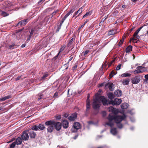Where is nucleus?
<instances>
[{
    "instance_id": "nucleus-17",
    "label": "nucleus",
    "mask_w": 148,
    "mask_h": 148,
    "mask_svg": "<svg viewBox=\"0 0 148 148\" xmlns=\"http://www.w3.org/2000/svg\"><path fill=\"white\" fill-rule=\"evenodd\" d=\"M116 33V31L115 30H112L109 31L108 33V34L109 36H110L112 35H114Z\"/></svg>"
},
{
    "instance_id": "nucleus-59",
    "label": "nucleus",
    "mask_w": 148,
    "mask_h": 148,
    "mask_svg": "<svg viewBox=\"0 0 148 148\" xmlns=\"http://www.w3.org/2000/svg\"><path fill=\"white\" fill-rule=\"evenodd\" d=\"M26 46V44H23V45H22L21 46V47H22V48H23V47H24Z\"/></svg>"
},
{
    "instance_id": "nucleus-43",
    "label": "nucleus",
    "mask_w": 148,
    "mask_h": 148,
    "mask_svg": "<svg viewBox=\"0 0 148 148\" xmlns=\"http://www.w3.org/2000/svg\"><path fill=\"white\" fill-rule=\"evenodd\" d=\"M131 40H133V42L134 43H137V39L134 38H132L131 39Z\"/></svg>"
},
{
    "instance_id": "nucleus-44",
    "label": "nucleus",
    "mask_w": 148,
    "mask_h": 148,
    "mask_svg": "<svg viewBox=\"0 0 148 148\" xmlns=\"http://www.w3.org/2000/svg\"><path fill=\"white\" fill-rule=\"evenodd\" d=\"M102 113L103 116V117L105 116L106 114V112L105 111H102Z\"/></svg>"
},
{
    "instance_id": "nucleus-36",
    "label": "nucleus",
    "mask_w": 148,
    "mask_h": 148,
    "mask_svg": "<svg viewBox=\"0 0 148 148\" xmlns=\"http://www.w3.org/2000/svg\"><path fill=\"white\" fill-rule=\"evenodd\" d=\"M142 73V71H141L139 70L138 69L135 70L134 72V73L135 74L139 73Z\"/></svg>"
},
{
    "instance_id": "nucleus-25",
    "label": "nucleus",
    "mask_w": 148,
    "mask_h": 148,
    "mask_svg": "<svg viewBox=\"0 0 148 148\" xmlns=\"http://www.w3.org/2000/svg\"><path fill=\"white\" fill-rule=\"evenodd\" d=\"M70 58L69 59L68 62L67 63L65 64L64 66H66V68H65V69H67L68 68L69 63V62L72 60V59L73 58V57H72V56H70Z\"/></svg>"
},
{
    "instance_id": "nucleus-57",
    "label": "nucleus",
    "mask_w": 148,
    "mask_h": 148,
    "mask_svg": "<svg viewBox=\"0 0 148 148\" xmlns=\"http://www.w3.org/2000/svg\"><path fill=\"white\" fill-rule=\"evenodd\" d=\"M89 97H90V95H89V94H88V95L87 99V101L90 100Z\"/></svg>"
},
{
    "instance_id": "nucleus-41",
    "label": "nucleus",
    "mask_w": 148,
    "mask_h": 148,
    "mask_svg": "<svg viewBox=\"0 0 148 148\" xmlns=\"http://www.w3.org/2000/svg\"><path fill=\"white\" fill-rule=\"evenodd\" d=\"M82 7L81 8H80L79 10L77 12L78 13H79V14H80L82 12Z\"/></svg>"
},
{
    "instance_id": "nucleus-4",
    "label": "nucleus",
    "mask_w": 148,
    "mask_h": 148,
    "mask_svg": "<svg viewBox=\"0 0 148 148\" xmlns=\"http://www.w3.org/2000/svg\"><path fill=\"white\" fill-rule=\"evenodd\" d=\"M45 128V127L44 125L42 124H39L38 125H34L32 127V129L35 131L38 130H43Z\"/></svg>"
},
{
    "instance_id": "nucleus-24",
    "label": "nucleus",
    "mask_w": 148,
    "mask_h": 148,
    "mask_svg": "<svg viewBox=\"0 0 148 148\" xmlns=\"http://www.w3.org/2000/svg\"><path fill=\"white\" fill-rule=\"evenodd\" d=\"M12 97L10 95H8L7 96H5L1 98V101H4L5 100L11 98Z\"/></svg>"
},
{
    "instance_id": "nucleus-8",
    "label": "nucleus",
    "mask_w": 148,
    "mask_h": 148,
    "mask_svg": "<svg viewBox=\"0 0 148 148\" xmlns=\"http://www.w3.org/2000/svg\"><path fill=\"white\" fill-rule=\"evenodd\" d=\"M28 19H25L20 21L16 25L15 27L21 26H25L27 23Z\"/></svg>"
},
{
    "instance_id": "nucleus-18",
    "label": "nucleus",
    "mask_w": 148,
    "mask_h": 148,
    "mask_svg": "<svg viewBox=\"0 0 148 148\" xmlns=\"http://www.w3.org/2000/svg\"><path fill=\"white\" fill-rule=\"evenodd\" d=\"M128 107V104L126 103H123L121 105V107L123 109H126Z\"/></svg>"
},
{
    "instance_id": "nucleus-47",
    "label": "nucleus",
    "mask_w": 148,
    "mask_h": 148,
    "mask_svg": "<svg viewBox=\"0 0 148 148\" xmlns=\"http://www.w3.org/2000/svg\"><path fill=\"white\" fill-rule=\"evenodd\" d=\"M108 17L107 16H106L105 17L103 18L101 20V21L103 22L105 20H106Z\"/></svg>"
},
{
    "instance_id": "nucleus-58",
    "label": "nucleus",
    "mask_w": 148,
    "mask_h": 148,
    "mask_svg": "<svg viewBox=\"0 0 148 148\" xmlns=\"http://www.w3.org/2000/svg\"><path fill=\"white\" fill-rule=\"evenodd\" d=\"M78 13L77 12H75L73 14V17H74L75 16H76Z\"/></svg>"
},
{
    "instance_id": "nucleus-35",
    "label": "nucleus",
    "mask_w": 148,
    "mask_h": 148,
    "mask_svg": "<svg viewBox=\"0 0 148 148\" xmlns=\"http://www.w3.org/2000/svg\"><path fill=\"white\" fill-rule=\"evenodd\" d=\"M53 9V8H47L45 10V12H49L51 11Z\"/></svg>"
},
{
    "instance_id": "nucleus-37",
    "label": "nucleus",
    "mask_w": 148,
    "mask_h": 148,
    "mask_svg": "<svg viewBox=\"0 0 148 148\" xmlns=\"http://www.w3.org/2000/svg\"><path fill=\"white\" fill-rule=\"evenodd\" d=\"M16 144L15 142H13L12 144H11L10 148H14V147L15 146Z\"/></svg>"
},
{
    "instance_id": "nucleus-50",
    "label": "nucleus",
    "mask_w": 148,
    "mask_h": 148,
    "mask_svg": "<svg viewBox=\"0 0 148 148\" xmlns=\"http://www.w3.org/2000/svg\"><path fill=\"white\" fill-rule=\"evenodd\" d=\"M47 76H48V75L47 74L44 75H43V77H42V79H44V78L47 77Z\"/></svg>"
},
{
    "instance_id": "nucleus-29",
    "label": "nucleus",
    "mask_w": 148,
    "mask_h": 148,
    "mask_svg": "<svg viewBox=\"0 0 148 148\" xmlns=\"http://www.w3.org/2000/svg\"><path fill=\"white\" fill-rule=\"evenodd\" d=\"M38 28H39V27H36V28L34 29H36L37 30H38ZM34 29H31V32H30V34L29 36V37L31 38V36L33 35L34 33Z\"/></svg>"
},
{
    "instance_id": "nucleus-11",
    "label": "nucleus",
    "mask_w": 148,
    "mask_h": 148,
    "mask_svg": "<svg viewBox=\"0 0 148 148\" xmlns=\"http://www.w3.org/2000/svg\"><path fill=\"white\" fill-rule=\"evenodd\" d=\"M77 116V113L76 112L74 113L71 115V116H69L68 119L71 121H73L75 120Z\"/></svg>"
},
{
    "instance_id": "nucleus-3",
    "label": "nucleus",
    "mask_w": 148,
    "mask_h": 148,
    "mask_svg": "<svg viewBox=\"0 0 148 148\" xmlns=\"http://www.w3.org/2000/svg\"><path fill=\"white\" fill-rule=\"evenodd\" d=\"M101 101L104 106L108 104L107 100L104 96H97L93 99L92 104L93 108L94 109H97L99 108Z\"/></svg>"
},
{
    "instance_id": "nucleus-54",
    "label": "nucleus",
    "mask_w": 148,
    "mask_h": 148,
    "mask_svg": "<svg viewBox=\"0 0 148 148\" xmlns=\"http://www.w3.org/2000/svg\"><path fill=\"white\" fill-rule=\"evenodd\" d=\"M125 36H123L122 37V40H121V41H123V42L125 39Z\"/></svg>"
},
{
    "instance_id": "nucleus-7",
    "label": "nucleus",
    "mask_w": 148,
    "mask_h": 148,
    "mask_svg": "<svg viewBox=\"0 0 148 148\" xmlns=\"http://www.w3.org/2000/svg\"><path fill=\"white\" fill-rule=\"evenodd\" d=\"M28 131H25L23 132L21 136V137L22 140H27L29 139V135Z\"/></svg>"
},
{
    "instance_id": "nucleus-63",
    "label": "nucleus",
    "mask_w": 148,
    "mask_h": 148,
    "mask_svg": "<svg viewBox=\"0 0 148 148\" xmlns=\"http://www.w3.org/2000/svg\"><path fill=\"white\" fill-rule=\"evenodd\" d=\"M77 67V65H75L73 67V69L74 70L76 69Z\"/></svg>"
},
{
    "instance_id": "nucleus-27",
    "label": "nucleus",
    "mask_w": 148,
    "mask_h": 148,
    "mask_svg": "<svg viewBox=\"0 0 148 148\" xmlns=\"http://www.w3.org/2000/svg\"><path fill=\"white\" fill-rule=\"evenodd\" d=\"M16 46V44L14 43H13L11 45H10L9 46V49H12L14 48V47Z\"/></svg>"
},
{
    "instance_id": "nucleus-49",
    "label": "nucleus",
    "mask_w": 148,
    "mask_h": 148,
    "mask_svg": "<svg viewBox=\"0 0 148 148\" xmlns=\"http://www.w3.org/2000/svg\"><path fill=\"white\" fill-rule=\"evenodd\" d=\"M86 105H89L90 106V100L86 101Z\"/></svg>"
},
{
    "instance_id": "nucleus-21",
    "label": "nucleus",
    "mask_w": 148,
    "mask_h": 148,
    "mask_svg": "<svg viewBox=\"0 0 148 148\" xmlns=\"http://www.w3.org/2000/svg\"><path fill=\"white\" fill-rule=\"evenodd\" d=\"M90 108V106L89 105H86V111L85 112V115L87 116L89 113V110Z\"/></svg>"
},
{
    "instance_id": "nucleus-38",
    "label": "nucleus",
    "mask_w": 148,
    "mask_h": 148,
    "mask_svg": "<svg viewBox=\"0 0 148 148\" xmlns=\"http://www.w3.org/2000/svg\"><path fill=\"white\" fill-rule=\"evenodd\" d=\"M75 10V8H73L68 13L70 15L71 13H73L74 11Z\"/></svg>"
},
{
    "instance_id": "nucleus-42",
    "label": "nucleus",
    "mask_w": 148,
    "mask_h": 148,
    "mask_svg": "<svg viewBox=\"0 0 148 148\" xmlns=\"http://www.w3.org/2000/svg\"><path fill=\"white\" fill-rule=\"evenodd\" d=\"M121 65V64H119L116 67V70H119L120 69Z\"/></svg>"
},
{
    "instance_id": "nucleus-16",
    "label": "nucleus",
    "mask_w": 148,
    "mask_h": 148,
    "mask_svg": "<svg viewBox=\"0 0 148 148\" xmlns=\"http://www.w3.org/2000/svg\"><path fill=\"white\" fill-rule=\"evenodd\" d=\"M109 89L111 91H113L114 90V85L112 83H108L107 84Z\"/></svg>"
},
{
    "instance_id": "nucleus-40",
    "label": "nucleus",
    "mask_w": 148,
    "mask_h": 148,
    "mask_svg": "<svg viewBox=\"0 0 148 148\" xmlns=\"http://www.w3.org/2000/svg\"><path fill=\"white\" fill-rule=\"evenodd\" d=\"M89 51L87 50L84 52H83L82 53V54L85 56L89 52Z\"/></svg>"
},
{
    "instance_id": "nucleus-64",
    "label": "nucleus",
    "mask_w": 148,
    "mask_h": 148,
    "mask_svg": "<svg viewBox=\"0 0 148 148\" xmlns=\"http://www.w3.org/2000/svg\"><path fill=\"white\" fill-rule=\"evenodd\" d=\"M127 6V5H123L122 6V8H126V7Z\"/></svg>"
},
{
    "instance_id": "nucleus-46",
    "label": "nucleus",
    "mask_w": 148,
    "mask_h": 148,
    "mask_svg": "<svg viewBox=\"0 0 148 148\" xmlns=\"http://www.w3.org/2000/svg\"><path fill=\"white\" fill-rule=\"evenodd\" d=\"M143 68V67L141 66H138L137 67V69L138 70H142V68Z\"/></svg>"
},
{
    "instance_id": "nucleus-5",
    "label": "nucleus",
    "mask_w": 148,
    "mask_h": 148,
    "mask_svg": "<svg viewBox=\"0 0 148 148\" xmlns=\"http://www.w3.org/2000/svg\"><path fill=\"white\" fill-rule=\"evenodd\" d=\"M121 100L120 99H118L117 98L115 99L114 100H111L109 102L108 104H112V105H119L121 102Z\"/></svg>"
},
{
    "instance_id": "nucleus-15",
    "label": "nucleus",
    "mask_w": 148,
    "mask_h": 148,
    "mask_svg": "<svg viewBox=\"0 0 148 148\" xmlns=\"http://www.w3.org/2000/svg\"><path fill=\"white\" fill-rule=\"evenodd\" d=\"M114 94L117 97L120 96L122 95L121 91L119 90H116L114 92Z\"/></svg>"
},
{
    "instance_id": "nucleus-31",
    "label": "nucleus",
    "mask_w": 148,
    "mask_h": 148,
    "mask_svg": "<svg viewBox=\"0 0 148 148\" xmlns=\"http://www.w3.org/2000/svg\"><path fill=\"white\" fill-rule=\"evenodd\" d=\"M1 15L5 17L8 15V14L6 12L4 11L2 12Z\"/></svg>"
},
{
    "instance_id": "nucleus-55",
    "label": "nucleus",
    "mask_w": 148,
    "mask_h": 148,
    "mask_svg": "<svg viewBox=\"0 0 148 148\" xmlns=\"http://www.w3.org/2000/svg\"><path fill=\"white\" fill-rule=\"evenodd\" d=\"M145 77L147 79H148V74L145 75Z\"/></svg>"
},
{
    "instance_id": "nucleus-9",
    "label": "nucleus",
    "mask_w": 148,
    "mask_h": 148,
    "mask_svg": "<svg viewBox=\"0 0 148 148\" xmlns=\"http://www.w3.org/2000/svg\"><path fill=\"white\" fill-rule=\"evenodd\" d=\"M73 127L74 129L72 130L73 132H75L77 130L80 129L81 127L80 123L77 122H75L74 123Z\"/></svg>"
},
{
    "instance_id": "nucleus-19",
    "label": "nucleus",
    "mask_w": 148,
    "mask_h": 148,
    "mask_svg": "<svg viewBox=\"0 0 148 148\" xmlns=\"http://www.w3.org/2000/svg\"><path fill=\"white\" fill-rule=\"evenodd\" d=\"M132 47L131 45H129L126 48L125 51L126 53L130 52L132 51Z\"/></svg>"
},
{
    "instance_id": "nucleus-20",
    "label": "nucleus",
    "mask_w": 148,
    "mask_h": 148,
    "mask_svg": "<svg viewBox=\"0 0 148 148\" xmlns=\"http://www.w3.org/2000/svg\"><path fill=\"white\" fill-rule=\"evenodd\" d=\"M111 133L113 135H116L117 133L116 128H112L110 130Z\"/></svg>"
},
{
    "instance_id": "nucleus-39",
    "label": "nucleus",
    "mask_w": 148,
    "mask_h": 148,
    "mask_svg": "<svg viewBox=\"0 0 148 148\" xmlns=\"http://www.w3.org/2000/svg\"><path fill=\"white\" fill-rule=\"evenodd\" d=\"M133 36L134 37L136 38L138 40H139L140 38V37L138 35V34H137V35H134V34Z\"/></svg>"
},
{
    "instance_id": "nucleus-6",
    "label": "nucleus",
    "mask_w": 148,
    "mask_h": 148,
    "mask_svg": "<svg viewBox=\"0 0 148 148\" xmlns=\"http://www.w3.org/2000/svg\"><path fill=\"white\" fill-rule=\"evenodd\" d=\"M140 76H136L132 78V83L134 84H137L139 83L140 81Z\"/></svg>"
},
{
    "instance_id": "nucleus-34",
    "label": "nucleus",
    "mask_w": 148,
    "mask_h": 148,
    "mask_svg": "<svg viewBox=\"0 0 148 148\" xmlns=\"http://www.w3.org/2000/svg\"><path fill=\"white\" fill-rule=\"evenodd\" d=\"M74 40V38H72L70 40L69 42L67 44V46H70L72 44V42Z\"/></svg>"
},
{
    "instance_id": "nucleus-23",
    "label": "nucleus",
    "mask_w": 148,
    "mask_h": 148,
    "mask_svg": "<svg viewBox=\"0 0 148 148\" xmlns=\"http://www.w3.org/2000/svg\"><path fill=\"white\" fill-rule=\"evenodd\" d=\"M117 72L116 71H112L110 74V78H112L113 76L116 74Z\"/></svg>"
},
{
    "instance_id": "nucleus-62",
    "label": "nucleus",
    "mask_w": 148,
    "mask_h": 148,
    "mask_svg": "<svg viewBox=\"0 0 148 148\" xmlns=\"http://www.w3.org/2000/svg\"><path fill=\"white\" fill-rule=\"evenodd\" d=\"M84 24H83V25H82L81 26V27H79L78 29H81V28L83 27H84Z\"/></svg>"
},
{
    "instance_id": "nucleus-1",
    "label": "nucleus",
    "mask_w": 148,
    "mask_h": 148,
    "mask_svg": "<svg viewBox=\"0 0 148 148\" xmlns=\"http://www.w3.org/2000/svg\"><path fill=\"white\" fill-rule=\"evenodd\" d=\"M126 116L125 114L121 116H114L111 114H109L108 118L109 121L106 123V124L112 127L114 125V121L117 123V127L119 129L122 128L123 127V125L121 122L124 120L126 118Z\"/></svg>"
},
{
    "instance_id": "nucleus-10",
    "label": "nucleus",
    "mask_w": 148,
    "mask_h": 148,
    "mask_svg": "<svg viewBox=\"0 0 148 148\" xmlns=\"http://www.w3.org/2000/svg\"><path fill=\"white\" fill-rule=\"evenodd\" d=\"M108 110L110 112H112V114L114 116H115L113 114V113L116 114L117 112V110L115 108H114L113 107L111 106L108 108ZM111 114V113L110 114Z\"/></svg>"
},
{
    "instance_id": "nucleus-33",
    "label": "nucleus",
    "mask_w": 148,
    "mask_h": 148,
    "mask_svg": "<svg viewBox=\"0 0 148 148\" xmlns=\"http://www.w3.org/2000/svg\"><path fill=\"white\" fill-rule=\"evenodd\" d=\"M59 11V10H57L53 12L50 15V16H51V18H52L54 15H55Z\"/></svg>"
},
{
    "instance_id": "nucleus-12",
    "label": "nucleus",
    "mask_w": 148,
    "mask_h": 148,
    "mask_svg": "<svg viewBox=\"0 0 148 148\" xmlns=\"http://www.w3.org/2000/svg\"><path fill=\"white\" fill-rule=\"evenodd\" d=\"M61 124H62L63 127L64 128L66 129L68 127L69 122L65 120H63Z\"/></svg>"
},
{
    "instance_id": "nucleus-51",
    "label": "nucleus",
    "mask_w": 148,
    "mask_h": 148,
    "mask_svg": "<svg viewBox=\"0 0 148 148\" xmlns=\"http://www.w3.org/2000/svg\"><path fill=\"white\" fill-rule=\"evenodd\" d=\"M64 49L62 48H61L60 50V51L59 52V53H58V55L57 56H58V55L59 54V53L60 52H62V51Z\"/></svg>"
},
{
    "instance_id": "nucleus-26",
    "label": "nucleus",
    "mask_w": 148,
    "mask_h": 148,
    "mask_svg": "<svg viewBox=\"0 0 148 148\" xmlns=\"http://www.w3.org/2000/svg\"><path fill=\"white\" fill-rule=\"evenodd\" d=\"M108 98L111 99V100H112V99L114 98V96L113 94L112 93H109L108 94Z\"/></svg>"
},
{
    "instance_id": "nucleus-30",
    "label": "nucleus",
    "mask_w": 148,
    "mask_h": 148,
    "mask_svg": "<svg viewBox=\"0 0 148 148\" xmlns=\"http://www.w3.org/2000/svg\"><path fill=\"white\" fill-rule=\"evenodd\" d=\"M91 13H92V12H91L90 11L87 12L83 16V18H85V17H86V16H89L90 15H91Z\"/></svg>"
},
{
    "instance_id": "nucleus-53",
    "label": "nucleus",
    "mask_w": 148,
    "mask_h": 148,
    "mask_svg": "<svg viewBox=\"0 0 148 148\" xmlns=\"http://www.w3.org/2000/svg\"><path fill=\"white\" fill-rule=\"evenodd\" d=\"M64 117L67 118L68 116V115L66 114H65L64 115Z\"/></svg>"
},
{
    "instance_id": "nucleus-48",
    "label": "nucleus",
    "mask_w": 148,
    "mask_h": 148,
    "mask_svg": "<svg viewBox=\"0 0 148 148\" xmlns=\"http://www.w3.org/2000/svg\"><path fill=\"white\" fill-rule=\"evenodd\" d=\"M56 119H61V116L59 115L58 116H57L56 117Z\"/></svg>"
},
{
    "instance_id": "nucleus-60",
    "label": "nucleus",
    "mask_w": 148,
    "mask_h": 148,
    "mask_svg": "<svg viewBox=\"0 0 148 148\" xmlns=\"http://www.w3.org/2000/svg\"><path fill=\"white\" fill-rule=\"evenodd\" d=\"M77 137L78 135H76L73 137V138L74 139H76L77 138Z\"/></svg>"
},
{
    "instance_id": "nucleus-13",
    "label": "nucleus",
    "mask_w": 148,
    "mask_h": 148,
    "mask_svg": "<svg viewBox=\"0 0 148 148\" xmlns=\"http://www.w3.org/2000/svg\"><path fill=\"white\" fill-rule=\"evenodd\" d=\"M28 133L29 134V136L31 138H34L35 137L36 133L34 131H31L29 132L28 131Z\"/></svg>"
},
{
    "instance_id": "nucleus-32",
    "label": "nucleus",
    "mask_w": 148,
    "mask_h": 148,
    "mask_svg": "<svg viewBox=\"0 0 148 148\" xmlns=\"http://www.w3.org/2000/svg\"><path fill=\"white\" fill-rule=\"evenodd\" d=\"M143 26L139 28L134 33V35H136L137 34H138V33L139 32V31L141 29L143 28Z\"/></svg>"
},
{
    "instance_id": "nucleus-22",
    "label": "nucleus",
    "mask_w": 148,
    "mask_h": 148,
    "mask_svg": "<svg viewBox=\"0 0 148 148\" xmlns=\"http://www.w3.org/2000/svg\"><path fill=\"white\" fill-rule=\"evenodd\" d=\"M130 82V79H125L124 80H123L122 83L124 85H127Z\"/></svg>"
},
{
    "instance_id": "nucleus-45",
    "label": "nucleus",
    "mask_w": 148,
    "mask_h": 148,
    "mask_svg": "<svg viewBox=\"0 0 148 148\" xmlns=\"http://www.w3.org/2000/svg\"><path fill=\"white\" fill-rule=\"evenodd\" d=\"M65 19L64 18H62V20L60 22V26H61L62 23L65 21Z\"/></svg>"
},
{
    "instance_id": "nucleus-2",
    "label": "nucleus",
    "mask_w": 148,
    "mask_h": 148,
    "mask_svg": "<svg viewBox=\"0 0 148 148\" xmlns=\"http://www.w3.org/2000/svg\"><path fill=\"white\" fill-rule=\"evenodd\" d=\"M45 124L47 126V128L48 132H52L55 127V129L58 131H60L61 129L62 124L59 122H55L53 120L47 121L45 123Z\"/></svg>"
},
{
    "instance_id": "nucleus-14",
    "label": "nucleus",
    "mask_w": 148,
    "mask_h": 148,
    "mask_svg": "<svg viewBox=\"0 0 148 148\" xmlns=\"http://www.w3.org/2000/svg\"><path fill=\"white\" fill-rule=\"evenodd\" d=\"M22 141V139L20 137H18L16 138V141L14 142L17 145H20Z\"/></svg>"
},
{
    "instance_id": "nucleus-28",
    "label": "nucleus",
    "mask_w": 148,
    "mask_h": 148,
    "mask_svg": "<svg viewBox=\"0 0 148 148\" xmlns=\"http://www.w3.org/2000/svg\"><path fill=\"white\" fill-rule=\"evenodd\" d=\"M131 76V74L128 73H124L122 74L121 76L122 77H129Z\"/></svg>"
},
{
    "instance_id": "nucleus-56",
    "label": "nucleus",
    "mask_w": 148,
    "mask_h": 148,
    "mask_svg": "<svg viewBox=\"0 0 148 148\" xmlns=\"http://www.w3.org/2000/svg\"><path fill=\"white\" fill-rule=\"evenodd\" d=\"M58 93H55V94H54V97H56L58 95Z\"/></svg>"
},
{
    "instance_id": "nucleus-61",
    "label": "nucleus",
    "mask_w": 148,
    "mask_h": 148,
    "mask_svg": "<svg viewBox=\"0 0 148 148\" xmlns=\"http://www.w3.org/2000/svg\"><path fill=\"white\" fill-rule=\"evenodd\" d=\"M123 43V41H122L121 40L120 42H119V44L120 45H121Z\"/></svg>"
},
{
    "instance_id": "nucleus-52",
    "label": "nucleus",
    "mask_w": 148,
    "mask_h": 148,
    "mask_svg": "<svg viewBox=\"0 0 148 148\" xmlns=\"http://www.w3.org/2000/svg\"><path fill=\"white\" fill-rule=\"evenodd\" d=\"M42 95H40V96L38 98V100H39L40 99H42Z\"/></svg>"
}]
</instances>
